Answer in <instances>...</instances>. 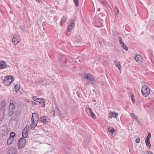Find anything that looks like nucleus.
<instances>
[{"label": "nucleus", "instance_id": "a19ab883", "mask_svg": "<svg viewBox=\"0 0 154 154\" xmlns=\"http://www.w3.org/2000/svg\"><path fill=\"white\" fill-rule=\"evenodd\" d=\"M53 116L54 117L55 116V113H54L53 114Z\"/></svg>", "mask_w": 154, "mask_h": 154}, {"label": "nucleus", "instance_id": "1a4fd4ad", "mask_svg": "<svg viewBox=\"0 0 154 154\" xmlns=\"http://www.w3.org/2000/svg\"><path fill=\"white\" fill-rule=\"evenodd\" d=\"M41 121L43 123H47L50 121V119L47 116H42L40 117Z\"/></svg>", "mask_w": 154, "mask_h": 154}, {"label": "nucleus", "instance_id": "39448f33", "mask_svg": "<svg viewBox=\"0 0 154 154\" xmlns=\"http://www.w3.org/2000/svg\"><path fill=\"white\" fill-rule=\"evenodd\" d=\"M26 143V140L24 138H20L18 142V148L20 149L23 148L24 146Z\"/></svg>", "mask_w": 154, "mask_h": 154}, {"label": "nucleus", "instance_id": "7c9ffc66", "mask_svg": "<svg viewBox=\"0 0 154 154\" xmlns=\"http://www.w3.org/2000/svg\"><path fill=\"white\" fill-rule=\"evenodd\" d=\"M131 98L132 101V102L133 104L134 103L135 99L134 98V96L133 94H132L131 96Z\"/></svg>", "mask_w": 154, "mask_h": 154}, {"label": "nucleus", "instance_id": "7ed1b4c3", "mask_svg": "<svg viewBox=\"0 0 154 154\" xmlns=\"http://www.w3.org/2000/svg\"><path fill=\"white\" fill-rule=\"evenodd\" d=\"M14 79V78L11 75L7 76L5 78L3 83L6 85L9 86Z\"/></svg>", "mask_w": 154, "mask_h": 154}, {"label": "nucleus", "instance_id": "c756f323", "mask_svg": "<svg viewBox=\"0 0 154 154\" xmlns=\"http://www.w3.org/2000/svg\"><path fill=\"white\" fill-rule=\"evenodd\" d=\"M15 133L14 132H12L11 133L10 135V137H11L14 138V137L15 136Z\"/></svg>", "mask_w": 154, "mask_h": 154}, {"label": "nucleus", "instance_id": "49530a36", "mask_svg": "<svg viewBox=\"0 0 154 154\" xmlns=\"http://www.w3.org/2000/svg\"><path fill=\"white\" fill-rule=\"evenodd\" d=\"M150 154H153L152 153H151Z\"/></svg>", "mask_w": 154, "mask_h": 154}, {"label": "nucleus", "instance_id": "58836bf2", "mask_svg": "<svg viewBox=\"0 0 154 154\" xmlns=\"http://www.w3.org/2000/svg\"><path fill=\"white\" fill-rule=\"evenodd\" d=\"M13 103H14V101L13 100H12L10 101V104H14Z\"/></svg>", "mask_w": 154, "mask_h": 154}, {"label": "nucleus", "instance_id": "ea45409f", "mask_svg": "<svg viewBox=\"0 0 154 154\" xmlns=\"http://www.w3.org/2000/svg\"><path fill=\"white\" fill-rule=\"evenodd\" d=\"M102 3H103V4L106 5H107V3L106 2H102Z\"/></svg>", "mask_w": 154, "mask_h": 154}, {"label": "nucleus", "instance_id": "f704fd0d", "mask_svg": "<svg viewBox=\"0 0 154 154\" xmlns=\"http://www.w3.org/2000/svg\"><path fill=\"white\" fill-rule=\"evenodd\" d=\"M136 143H140V138L138 137L136 139Z\"/></svg>", "mask_w": 154, "mask_h": 154}, {"label": "nucleus", "instance_id": "20e7f679", "mask_svg": "<svg viewBox=\"0 0 154 154\" xmlns=\"http://www.w3.org/2000/svg\"><path fill=\"white\" fill-rule=\"evenodd\" d=\"M84 78L85 79H86L87 81L89 83L92 84L94 83L95 82V80L92 77V76L88 74H85L84 76Z\"/></svg>", "mask_w": 154, "mask_h": 154}, {"label": "nucleus", "instance_id": "f03ea898", "mask_svg": "<svg viewBox=\"0 0 154 154\" xmlns=\"http://www.w3.org/2000/svg\"><path fill=\"white\" fill-rule=\"evenodd\" d=\"M141 92L144 97H146L150 93V89L147 85H144L142 87Z\"/></svg>", "mask_w": 154, "mask_h": 154}, {"label": "nucleus", "instance_id": "ddd939ff", "mask_svg": "<svg viewBox=\"0 0 154 154\" xmlns=\"http://www.w3.org/2000/svg\"><path fill=\"white\" fill-rule=\"evenodd\" d=\"M39 104L40 106L44 107L45 106V100L43 98H39Z\"/></svg>", "mask_w": 154, "mask_h": 154}, {"label": "nucleus", "instance_id": "f257e3e1", "mask_svg": "<svg viewBox=\"0 0 154 154\" xmlns=\"http://www.w3.org/2000/svg\"><path fill=\"white\" fill-rule=\"evenodd\" d=\"M32 120V123L30 125V128H34L36 126L37 123L38 121V114L35 113H33Z\"/></svg>", "mask_w": 154, "mask_h": 154}, {"label": "nucleus", "instance_id": "dca6fc26", "mask_svg": "<svg viewBox=\"0 0 154 154\" xmlns=\"http://www.w3.org/2000/svg\"><path fill=\"white\" fill-rule=\"evenodd\" d=\"M119 62H115V64L116 66L118 68V69H119L120 72H121V68L122 66L119 63Z\"/></svg>", "mask_w": 154, "mask_h": 154}, {"label": "nucleus", "instance_id": "cd10ccee", "mask_svg": "<svg viewBox=\"0 0 154 154\" xmlns=\"http://www.w3.org/2000/svg\"><path fill=\"white\" fill-rule=\"evenodd\" d=\"M33 100L36 102H38V97L36 96H33Z\"/></svg>", "mask_w": 154, "mask_h": 154}, {"label": "nucleus", "instance_id": "a18cd8bd", "mask_svg": "<svg viewBox=\"0 0 154 154\" xmlns=\"http://www.w3.org/2000/svg\"><path fill=\"white\" fill-rule=\"evenodd\" d=\"M38 2V0H36Z\"/></svg>", "mask_w": 154, "mask_h": 154}, {"label": "nucleus", "instance_id": "9d476101", "mask_svg": "<svg viewBox=\"0 0 154 154\" xmlns=\"http://www.w3.org/2000/svg\"><path fill=\"white\" fill-rule=\"evenodd\" d=\"M75 21L74 19H72L70 22L69 25V26L68 28V32H69L70 31L72 30V28L75 26Z\"/></svg>", "mask_w": 154, "mask_h": 154}, {"label": "nucleus", "instance_id": "c03bdc74", "mask_svg": "<svg viewBox=\"0 0 154 154\" xmlns=\"http://www.w3.org/2000/svg\"><path fill=\"white\" fill-rule=\"evenodd\" d=\"M78 61L80 62H81V61H80V60H78Z\"/></svg>", "mask_w": 154, "mask_h": 154}, {"label": "nucleus", "instance_id": "4468645a", "mask_svg": "<svg viewBox=\"0 0 154 154\" xmlns=\"http://www.w3.org/2000/svg\"><path fill=\"white\" fill-rule=\"evenodd\" d=\"M29 132L27 130L23 129L22 132V136L24 138L27 137L28 135Z\"/></svg>", "mask_w": 154, "mask_h": 154}, {"label": "nucleus", "instance_id": "c9c22d12", "mask_svg": "<svg viewBox=\"0 0 154 154\" xmlns=\"http://www.w3.org/2000/svg\"><path fill=\"white\" fill-rule=\"evenodd\" d=\"M5 105V103L4 101H2V107H4Z\"/></svg>", "mask_w": 154, "mask_h": 154}, {"label": "nucleus", "instance_id": "f8f14e48", "mask_svg": "<svg viewBox=\"0 0 154 154\" xmlns=\"http://www.w3.org/2000/svg\"><path fill=\"white\" fill-rule=\"evenodd\" d=\"M17 151L14 147L10 148L8 151V154H16Z\"/></svg>", "mask_w": 154, "mask_h": 154}, {"label": "nucleus", "instance_id": "412c9836", "mask_svg": "<svg viewBox=\"0 0 154 154\" xmlns=\"http://www.w3.org/2000/svg\"><path fill=\"white\" fill-rule=\"evenodd\" d=\"M108 130L109 132L112 134L115 131L112 127H109Z\"/></svg>", "mask_w": 154, "mask_h": 154}, {"label": "nucleus", "instance_id": "aec40b11", "mask_svg": "<svg viewBox=\"0 0 154 154\" xmlns=\"http://www.w3.org/2000/svg\"><path fill=\"white\" fill-rule=\"evenodd\" d=\"M14 140V138L11 137H9L7 140V143L8 145L11 144L12 142Z\"/></svg>", "mask_w": 154, "mask_h": 154}, {"label": "nucleus", "instance_id": "423d86ee", "mask_svg": "<svg viewBox=\"0 0 154 154\" xmlns=\"http://www.w3.org/2000/svg\"><path fill=\"white\" fill-rule=\"evenodd\" d=\"M20 41V38L17 35H15L13 38L12 42L13 44L16 45Z\"/></svg>", "mask_w": 154, "mask_h": 154}, {"label": "nucleus", "instance_id": "37998d69", "mask_svg": "<svg viewBox=\"0 0 154 154\" xmlns=\"http://www.w3.org/2000/svg\"><path fill=\"white\" fill-rule=\"evenodd\" d=\"M93 101H94V102H96V100H93Z\"/></svg>", "mask_w": 154, "mask_h": 154}, {"label": "nucleus", "instance_id": "393cba45", "mask_svg": "<svg viewBox=\"0 0 154 154\" xmlns=\"http://www.w3.org/2000/svg\"><path fill=\"white\" fill-rule=\"evenodd\" d=\"M123 47V49H124L126 51L128 50V48L126 46V45L124 44V43H122V45H121Z\"/></svg>", "mask_w": 154, "mask_h": 154}, {"label": "nucleus", "instance_id": "6e6552de", "mask_svg": "<svg viewBox=\"0 0 154 154\" xmlns=\"http://www.w3.org/2000/svg\"><path fill=\"white\" fill-rule=\"evenodd\" d=\"M118 115V113L115 112H110L109 114L108 117L111 119L112 117L117 118Z\"/></svg>", "mask_w": 154, "mask_h": 154}, {"label": "nucleus", "instance_id": "79ce46f5", "mask_svg": "<svg viewBox=\"0 0 154 154\" xmlns=\"http://www.w3.org/2000/svg\"><path fill=\"white\" fill-rule=\"evenodd\" d=\"M33 103V104H36V103H35V102H33V103Z\"/></svg>", "mask_w": 154, "mask_h": 154}, {"label": "nucleus", "instance_id": "5701e85b", "mask_svg": "<svg viewBox=\"0 0 154 154\" xmlns=\"http://www.w3.org/2000/svg\"><path fill=\"white\" fill-rule=\"evenodd\" d=\"M151 136V134L149 132L148 133V135L147 136L146 138L145 141H149V139Z\"/></svg>", "mask_w": 154, "mask_h": 154}, {"label": "nucleus", "instance_id": "a211bd4d", "mask_svg": "<svg viewBox=\"0 0 154 154\" xmlns=\"http://www.w3.org/2000/svg\"><path fill=\"white\" fill-rule=\"evenodd\" d=\"M88 109L89 110L90 114L92 118H94L95 117V115L94 113L92 111L91 109L90 108H88Z\"/></svg>", "mask_w": 154, "mask_h": 154}, {"label": "nucleus", "instance_id": "2eb2a0df", "mask_svg": "<svg viewBox=\"0 0 154 154\" xmlns=\"http://www.w3.org/2000/svg\"><path fill=\"white\" fill-rule=\"evenodd\" d=\"M6 63L3 61L0 62V69H3L5 68L6 66Z\"/></svg>", "mask_w": 154, "mask_h": 154}, {"label": "nucleus", "instance_id": "4be33fe9", "mask_svg": "<svg viewBox=\"0 0 154 154\" xmlns=\"http://www.w3.org/2000/svg\"><path fill=\"white\" fill-rule=\"evenodd\" d=\"M9 110H14L15 106L14 104H10L9 106Z\"/></svg>", "mask_w": 154, "mask_h": 154}, {"label": "nucleus", "instance_id": "9b49d317", "mask_svg": "<svg viewBox=\"0 0 154 154\" xmlns=\"http://www.w3.org/2000/svg\"><path fill=\"white\" fill-rule=\"evenodd\" d=\"M136 61L139 63H141L142 62L143 59L141 56L140 54L137 55L135 58Z\"/></svg>", "mask_w": 154, "mask_h": 154}, {"label": "nucleus", "instance_id": "4c0bfd02", "mask_svg": "<svg viewBox=\"0 0 154 154\" xmlns=\"http://www.w3.org/2000/svg\"><path fill=\"white\" fill-rule=\"evenodd\" d=\"M99 83L100 85L102 86H103L104 85V82L102 81L99 82Z\"/></svg>", "mask_w": 154, "mask_h": 154}, {"label": "nucleus", "instance_id": "e433bc0d", "mask_svg": "<svg viewBox=\"0 0 154 154\" xmlns=\"http://www.w3.org/2000/svg\"><path fill=\"white\" fill-rule=\"evenodd\" d=\"M29 126L28 125H27L26 126L25 128L24 129H25L26 130H27V131H29Z\"/></svg>", "mask_w": 154, "mask_h": 154}, {"label": "nucleus", "instance_id": "473e14b6", "mask_svg": "<svg viewBox=\"0 0 154 154\" xmlns=\"http://www.w3.org/2000/svg\"><path fill=\"white\" fill-rule=\"evenodd\" d=\"M118 39H119V42L121 45H122V43H123L122 42V39L120 37H118Z\"/></svg>", "mask_w": 154, "mask_h": 154}, {"label": "nucleus", "instance_id": "c85d7f7f", "mask_svg": "<svg viewBox=\"0 0 154 154\" xmlns=\"http://www.w3.org/2000/svg\"><path fill=\"white\" fill-rule=\"evenodd\" d=\"M145 142L146 146L150 148L151 146V145L149 142V141H145Z\"/></svg>", "mask_w": 154, "mask_h": 154}, {"label": "nucleus", "instance_id": "f3484780", "mask_svg": "<svg viewBox=\"0 0 154 154\" xmlns=\"http://www.w3.org/2000/svg\"><path fill=\"white\" fill-rule=\"evenodd\" d=\"M95 106L94 107V111L96 112L98 111H100V106L99 104L96 105V103L94 104Z\"/></svg>", "mask_w": 154, "mask_h": 154}, {"label": "nucleus", "instance_id": "72a5a7b5", "mask_svg": "<svg viewBox=\"0 0 154 154\" xmlns=\"http://www.w3.org/2000/svg\"><path fill=\"white\" fill-rule=\"evenodd\" d=\"M115 13L116 14H118V13L119 12V9H118V8L117 7H116L115 8Z\"/></svg>", "mask_w": 154, "mask_h": 154}, {"label": "nucleus", "instance_id": "a878e982", "mask_svg": "<svg viewBox=\"0 0 154 154\" xmlns=\"http://www.w3.org/2000/svg\"><path fill=\"white\" fill-rule=\"evenodd\" d=\"M131 116L133 118L136 119V121L137 122H138L139 121V120L137 119V116L135 115L133 113H131Z\"/></svg>", "mask_w": 154, "mask_h": 154}, {"label": "nucleus", "instance_id": "0eeeda50", "mask_svg": "<svg viewBox=\"0 0 154 154\" xmlns=\"http://www.w3.org/2000/svg\"><path fill=\"white\" fill-rule=\"evenodd\" d=\"M8 133V126L6 125H4L2 129V134L3 136L7 135Z\"/></svg>", "mask_w": 154, "mask_h": 154}, {"label": "nucleus", "instance_id": "2f4dec72", "mask_svg": "<svg viewBox=\"0 0 154 154\" xmlns=\"http://www.w3.org/2000/svg\"><path fill=\"white\" fill-rule=\"evenodd\" d=\"M74 2L76 6L77 7L79 5V0H74Z\"/></svg>", "mask_w": 154, "mask_h": 154}, {"label": "nucleus", "instance_id": "b1692460", "mask_svg": "<svg viewBox=\"0 0 154 154\" xmlns=\"http://www.w3.org/2000/svg\"><path fill=\"white\" fill-rule=\"evenodd\" d=\"M66 18H62L61 20L60 24L61 26H62V24L65 23L66 20Z\"/></svg>", "mask_w": 154, "mask_h": 154}, {"label": "nucleus", "instance_id": "6ab92c4d", "mask_svg": "<svg viewBox=\"0 0 154 154\" xmlns=\"http://www.w3.org/2000/svg\"><path fill=\"white\" fill-rule=\"evenodd\" d=\"M20 88V85L18 84H17L14 88V91L16 93L17 92Z\"/></svg>", "mask_w": 154, "mask_h": 154}, {"label": "nucleus", "instance_id": "bb28decb", "mask_svg": "<svg viewBox=\"0 0 154 154\" xmlns=\"http://www.w3.org/2000/svg\"><path fill=\"white\" fill-rule=\"evenodd\" d=\"M14 110H9V116H12L14 112Z\"/></svg>", "mask_w": 154, "mask_h": 154}]
</instances>
